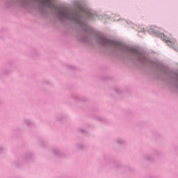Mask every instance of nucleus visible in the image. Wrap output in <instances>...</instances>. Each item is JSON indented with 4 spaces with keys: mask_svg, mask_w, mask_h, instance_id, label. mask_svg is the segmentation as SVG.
I'll list each match as a JSON object with an SVG mask.
<instances>
[{
    "mask_svg": "<svg viewBox=\"0 0 178 178\" xmlns=\"http://www.w3.org/2000/svg\"><path fill=\"white\" fill-rule=\"evenodd\" d=\"M60 15L62 17H66L67 19H70V20L73 19V18L72 17V16H73V14L66 8L61 9L60 11Z\"/></svg>",
    "mask_w": 178,
    "mask_h": 178,
    "instance_id": "f257e3e1",
    "label": "nucleus"
},
{
    "mask_svg": "<svg viewBox=\"0 0 178 178\" xmlns=\"http://www.w3.org/2000/svg\"><path fill=\"white\" fill-rule=\"evenodd\" d=\"M159 37H160V38H161V40H163V41H165V42H167L168 45H169V47H175V42L170 40V39H169V38L166 37V35H165V34L160 33Z\"/></svg>",
    "mask_w": 178,
    "mask_h": 178,
    "instance_id": "f03ea898",
    "label": "nucleus"
},
{
    "mask_svg": "<svg viewBox=\"0 0 178 178\" xmlns=\"http://www.w3.org/2000/svg\"><path fill=\"white\" fill-rule=\"evenodd\" d=\"M39 2L40 3H42V5H46L47 6H49L50 8H52L54 3V0H35Z\"/></svg>",
    "mask_w": 178,
    "mask_h": 178,
    "instance_id": "7ed1b4c3",
    "label": "nucleus"
},
{
    "mask_svg": "<svg viewBox=\"0 0 178 178\" xmlns=\"http://www.w3.org/2000/svg\"><path fill=\"white\" fill-rule=\"evenodd\" d=\"M104 43L107 44L108 45H114V47H118V45H119V43L118 42H115L113 40H109L108 39H104Z\"/></svg>",
    "mask_w": 178,
    "mask_h": 178,
    "instance_id": "20e7f679",
    "label": "nucleus"
}]
</instances>
